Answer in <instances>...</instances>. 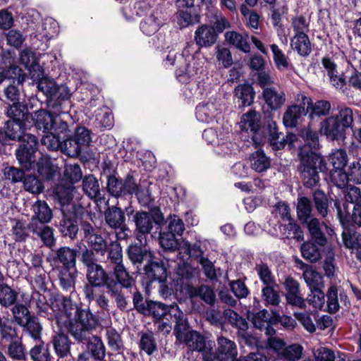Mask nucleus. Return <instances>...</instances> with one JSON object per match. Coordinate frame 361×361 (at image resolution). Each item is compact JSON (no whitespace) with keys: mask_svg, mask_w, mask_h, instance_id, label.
<instances>
[{"mask_svg":"<svg viewBox=\"0 0 361 361\" xmlns=\"http://www.w3.org/2000/svg\"><path fill=\"white\" fill-rule=\"evenodd\" d=\"M306 143L300 148L299 158L300 164L299 171L305 186L312 188L319 180L318 169L322 170L323 159L315 152L319 145L318 135L310 128H305L301 133Z\"/></svg>","mask_w":361,"mask_h":361,"instance_id":"f257e3e1","label":"nucleus"},{"mask_svg":"<svg viewBox=\"0 0 361 361\" xmlns=\"http://www.w3.org/2000/svg\"><path fill=\"white\" fill-rule=\"evenodd\" d=\"M73 309V316L68 317L67 324L64 325L75 340L82 342L90 338L97 320L89 310L79 308L77 305Z\"/></svg>","mask_w":361,"mask_h":361,"instance_id":"f03ea898","label":"nucleus"},{"mask_svg":"<svg viewBox=\"0 0 361 361\" xmlns=\"http://www.w3.org/2000/svg\"><path fill=\"white\" fill-rule=\"evenodd\" d=\"M197 50L195 43L190 42L183 49L182 54H178V63H184V67L180 66L176 71V78L180 82L186 84L195 80L202 73V63L194 56Z\"/></svg>","mask_w":361,"mask_h":361,"instance_id":"7ed1b4c3","label":"nucleus"},{"mask_svg":"<svg viewBox=\"0 0 361 361\" xmlns=\"http://www.w3.org/2000/svg\"><path fill=\"white\" fill-rule=\"evenodd\" d=\"M135 226H161L164 223L168 226H184L183 221L176 215H170L166 220L163 213L157 207L150 209L149 212H138L134 216Z\"/></svg>","mask_w":361,"mask_h":361,"instance_id":"20e7f679","label":"nucleus"},{"mask_svg":"<svg viewBox=\"0 0 361 361\" xmlns=\"http://www.w3.org/2000/svg\"><path fill=\"white\" fill-rule=\"evenodd\" d=\"M135 186L136 181L130 174L123 180L116 173L106 174V189L113 197L118 198L132 195Z\"/></svg>","mask_w":361,"mask_h":361,"instance_id":"39448f33","label":"nucleus"},{"mask_svg":"<svg viewBox=\"0 0 361 361\" xmlns=\"http://www.w3.org/2000/svg\"><path fill=\"white\" fill-rule=\"evenodd\" d=\"M23 143L16 150V158L22 167L30 169L35 163V153L37 149V138L31 134H25L21 137Z\"/></svg>","mask_w":361,"mask_h":361,"instance_id":"423d86ee","label":"nucleus"},{"mask_svg":"<svg viewBox=\"0 0 361 361\" xmlns=\"http://www.w3.org/2000/svg\"><path fill=\"white\" fill-rule=\"evenodd\" d=\"M50 307L53 311L56 312L55 318L59 326L67 324L68 317L73 316V308L76 305H73L70 298H66L61 294H53L50 299Z\"/></svg>","mask_w":361,"mask_h":361,"instance_id":"0eeeda50","label":"nucleus"},{"mask_svg":"<svg viewBox=\"0 0 361 361\" xmlns=\"http://www.w3.org/2000/svg\"><path fill=\"white\" fill-rule=\"evenodd\" d=\"M77 251L68 247L59 248L53 256L47 257L53 269L75 268Z\"/></svg>","mask_w":361,"mask_h":361,"instance_id":"6e6552de","label":"nucleus"},{"mask_svg":"<svg viewBox=\"0 0 361 361\" xmlns=\"http://www.w3.org/2000/svg\"><path fill=\"white\" fill-rule=\"evenodd\" d=\"M36 68L37 69L34 67L30 72L31 78L36 83L38 90L42 92L49 99V104H51L57 85L54 80L44 77V71L40 66Z\"/></svg>","mask_w":361,"mask_h":361,"instance_id":"1a4fd4ad","label":"nucleus"},{"mask_svg":"<svg viewBox=\"0 0 361 361\" xmlns=\"http://www.w3.org/2000/svg\"><path fill=\"white\" fill-rule=\"evenodd\" d=\"M283 286L286 290V300L287 303L291 306H294L300 309L306 307L305 299L302 297L299 283L293 277H287Z\"/></svg>","mask_w":361,"mask_h":361,"instance_id":"9d476101","label":"nucleus"},{"mask_svg":"<svg viewBox=\"0 0 361 361\" xmlns=\"http://www.w3.org/2000/svg\"><path fill=\"white\" fill-rule=\"evenodd\" d=\"M320 133L331 140H338L344 137L345 130L340 124L338 116H329L320 123Z\"/></svg>","mask_w":361,"mask_h":361,"instance_id":"9b49d317","label":"nucleus"},{"mask_svg":"<svg viewBox=\"0 0 361 361\" xmlns=\"http://www.w3.org/2000/svg\"><path fill=\"white\" fill-rule=\"evenodd\" d=\"M177 340L185 343L191 351H203L205 348V339L196 331L181 330L175 334Z\"/></svg>","mask_w":361,"mask_h":361,"instance_id":"f8f14e48","label":"nucleus"},{"mask_svg":"<svg viewBox=\"0 0 361 361\" xmlns=\"http://www.w3.org/2000/svg\"><path fill=\"white\" fill-rule=\"evenodd\" d=\"M334 207L336 208L338 218L342 226H345L350 221L357 226H361V204L353 205L352 215H350L348 205L345 203L341 207L339 202L335 200Z\"/></svg>","mask_w":361,"mask_h":361,"instance_id":"ddd939ff","label":"nucleus"},{"mask_svg":"<svg viewBox=\"0 0 361 361\" xmlns=\"http://www.w3.org/2000/svg\"><path fill=\"white\" fill-rule=\"evenodd\" d=\"M297 215L302 224L319 226V220L312 214V202L306 197H300L297 202Z\"/></svg>","mask_w":361,"mask_h":361,"instance_id":"4468645a","label":"nucleus"},{"mask_svg":"<svg viewBox=\"0 0 361 361\" xmlns=\"http://www.w3.org/2000/svg\"><path fill=\"white\" fill-rule=\"evenodd\" d=\"M342 238L345 247L350 249L357 259L361 262V234L350 229V227H344Z\"/></svg>","mask_w":361,"mask_h":361,"instance_id":"2eb2a0df","label":"nucleus"},{"mask_svg":"<svg viewBox=\"0 0 361 361\" xmlns=\"http://www.w3.org/2000/svg\"><path fill=\"white\" fill-rule=\"evenodd\" d=\"M219 113V105L212 101L202 102L196 106V118L202 123L212 122Z\"/></svg>","mask_w":361,"mask_h":361,"instance_id":"dca6fc26","label":"nucleus"},{"mask_svg":"<svg viewBox=\"0 0 361 361\" xmlns=\"http://www.w3.org/2000/svg\"><path fill=\"white\" fill-rule=\"evenodd\" d=\"M262 99L271 110H278L286 102V95L283 90L274 87H267L262 90Z\"/></svg>","mask_w":361,"mask_h":361,"instance_id":"f3484780","label":"nucleus"},{"mask_svg":"<svg viewBox=\"0 0 361 361\" xmlns=\"http://www.w3.org/2000/svg\"><path fill=\"white\" fill-rule=\"evenodd\" d=\"M217 38L214 27L208 25H202L195 32L194 39L196 45L200 47H208L214 44Z\"/></svg>","mask_w":361,"mask_h":361,"instance_id":"a211bd4d","label":"nucleus"},{"mask_svg":"<svg viewBox=\"0 0 361 361\" xmlns=\"http://www.w3.org/2000/svg\"><path fill=\"white\" fill-rule=\"evenodd\" d=\"M54 115L57 116L53 113V109L51 108V112H48L45 110L36 111L33 116L30 115V119L32 121L37 129L42 130L44 133H46L51 130L54 123H56V118H54Z\"/></svg>","mask_w":361,"mask_h":361,"instance_id":"6ab92c4d","label":"nucleus"},{"mask_svg":"<svg viewBox=\"0 0 361 361\" xmlns=\"http://www.w3.org/2000/svg\"><path fill=\"white\" fill-rule=\"evenodd\" d=\"M322 66L324 71L328 75L333 86L336 89H341L345 85V80L339 74L336 63L329 57H324L322 61Z\"/></svg>","mask_w":361,"mask_h":361,"instance_id":"aec40b11","label":"nucleus"},{"mask_svg":"<svg viewBox=\"0 0 361 361\" xmlns=\"http://www.w3.org/2000/svg\"><path fill=\"white\" fill-rule=\"evenodd\" d=\"M121 10L128 20H133L134 16H149L152 11L148 0H135L133 7L123 6Z\"/></svg>","mask_w":361,"mask_h":361,"instance_id":"412c9836","label":"nucleus"},{"mask_svg":"<svg viewBox=\"0 0 361 361\" xmlns=\"http://www.w3.org/2000/svg\"><path fill=\"white\" fill-rule=\"evenodd\" d=\"M162 25L161 13L156 9L152 10L140 23V30L146 35H152L156 33Z\"/></svg>","mask_w":361,"mask_h":361,"instance_id":"4be33fe9","label":"nucleus"},{"mask_svg":"<svg viewBox=\"0 0 361 361\" xmlns=\"http://www.w3.org/2000/svg\"><path fill=\"white\" fill-rule=\"evenodd\" d=\"M218 345L217 358L219 361H233L237 355L235 343L226 338L220 337L218 338Z\"/></svg>","mask_w":361,"mask_h":361,"instance_id":"5701e85b","label":"nucleus"},{"mask_svg":"<svg viewBox=\"0 0 361 361\" xmlns=\"http://www.w3.org/2000/svg\"><path fill=\"white\" fill-rule=\"evenodd\" d=\"M302 101L304 105L307 104L306 111H308L311 119L314 116H325L331 109V104L326 100H319L312 103L310 98L302 97Z\"/></svg>","mask_w":361,"mask_h":361,"instance_id":"b1692460","label":"nucleus"},{"mask_svg":"<svg viewBox=\"0 0 361 361\" xmlns=\"http://www.w3.org/2000/svg\"><path fill=\"white\" fill-rule=\"evenodd\" d=\"M168 317H169L176 323L174 326V334L181 330H186L188 329V322L184 317V314L180 310L177 304L173 303L171 305L167 306L166 320H169Z\"/></svg>","mask_w":361,"mask_h":361,"instance_id":"393cba45","label":"nucleus"},{"mask_svg":"<svg viewBox=\"0 0 361 361\" xmlns=\"http://www.w3.org/2000/svg\"><path fill=\"white\" fill-rule=\"evenodd\" d=\"M87 279L88 282L95 285L106 286L107 288L108 283L110 279L107 272L103 269L100 264L92 265L87 269Z\"/></svg>","mask_w":361,"mask_h":361,"instance_id":"a878e982","label":"nucleus"},{"mask_svg":"<svg viewBox=\"0 0 361 361\" xmlns=\"http://www.w3.org/2000/svg\"><path fill=\"white\" fill-rule=\"evenodd\" d=\"M138 348L147 355H152L157 350V343L152 331H140L138 333Z\"/></svg>","mask_w":361,"mask_h":361,"instance_id":"bb28decb","label":"nucleus"},{"mask_svg":"<svg viewBox=\"0 0 361 361\" xmlns=\"http://www.w3.org/2000/svg\"><path fill=\"white\" fill-rule=\"evenodd\" d=\"M307 114H308V111H306L304 106H290L283 114V123L286 127L295 128L300 118Z\"/></svg>","mask_w":361,"mask_h":361,"instance_id":"cd10ccee","label":"nucleus"},{"mask_svg":"<svg viewBox=\"0 0 361 361\" xmlns=\"http://www.w3.org/2000/svg\"><path fill=\"white\" fill-rule=\"evenodd\" d=\"M145 271L151 281H164L167 278L166 264L162 261L150 262L145 267Z\"/></svg>","mask_w":361,"mask_h":361,"instance_id":"c85d7f7f","label":"nucleus"},{"mask_svg":"<svg viewBox=\"0 0 361 361\" xmlns=\"http://www.w3.org/2000/svg\"><path fill=\"white\" fill-rule=\"evenodd\" d=\"M260 114L255 110H250L241 116L239 127L242 131L255 133L259 128Z\"/></svg>","mask_w":361,"mask_h":361,"instance_id":"c756f323","label":"nucleus"},{"mask_svg":"<svg viewBox=\"0 0 361 361\" xmlns=\"http://www.w3.org/2000/svg\"><path fill=\"white\" fill-rule=\"evenodd\" d=\"M253 326L264 331L267 336H273L275 334V329L271 326L269 319V314L266 310H262L253 314L252 317Z\"/></svg>","mask_w":361,"mask_h":361,"instance_id":"7c9ffc66","label":"nucleus"},{"mask_svg":"<svg viewBox=\"0 0 361 361\" xmlns=\"http://www.w3.org/2000/svg\"><path fill=\"white\" fill-rule=\"evenodd\" d=\"M255 92L249 84H240L234 90V96L241 106H249L254 101Z\"/></svg>","mask_w":361,"mask_h":361,"instance_id":"2f4dec72","label":"nucleus"},{"mask_svg":"<svg viewBox=\"0 0 361 361\" xmlns=\"http://www.w3.org/2000/svg\"><path fill=\"white\" fill-rule=\"evenodd\" d=\"M52 343L55 353L60 358H72L70 351L71 342L67 335L56 334L53 336Z\"/></svg>","mask_w":361,"mask_h":361,"instance_id":"473e14b6","label":"nucleus"},{"mask_svg":"<svg viewBox=\"0 0 361 361\" xmlns=\"http://www.w3.org/2000/svg\"><path fill=\"white\" fill-rule=\"evenodd\" d=\"M6 114L13 121L31 123V121H29L30 114L28 112V109L21 102H13L12 105H9Z\"/></svg>","mask_w":361,"mask_h":361,"instance_id":"72a5a7b5","label":"nucleus"},{"mask_svg":"<svg viewBox=\"0 0 361 361\" xmlns=\"http://www.w3.org/2000/svg\"><path fill=\"white\" fill-rule=\"evenodd\" d=\"M75 187L68 183L63 184L62 182L56 185L54 190V196L61 207L71 203L73 200V192Z\"/></svg>","mask_w":361,"mask_h":361,"instance_id":"f704fd0d","label":"nucleus"},{"mask_svg":"<svg viewBox=\"0 0 361 361\" xmlns=\"http://www.w3.org/2000/svg\"><path fill=\"white\" fill-rule=\"evenodd\" d=\"M59 24L51 18L44 19L42 27L37 31L36 37L40 41H48L56 36L59 33Z\"/></svg>","mask_w":361,"mask_h":361,"instance_id":"c9c22d12","label":"nucleus"},{"mask_svg":"<svg viewBox=\"0 0 361 361\" xmlns=\"http://www.w3.org/2000/svg\"><path fill=\"white\" fill-rule=\"evenodd\" d=\"M30 126V123L16 121H8L5 125V135L11 140H20L25 135L24 131Z\"/></svg>","mask_w":361,"mask_h":361,"instance_id":"e433bc0d","label":"nucleus"},{"mask_svg":"<svg viewBox=\"0 0 361 361\" xmlns=\"http://www.w3.org/2000/svg\"><path fill=\"white\" fill-rule=\"evenodd\" d=\"M56 89L54 95L52 97V103L49 104V106L53 109L54 114L56 116H60L63 113L60 101L69 99L71 94L68 87L65 85H57Z\"/></svg>","mask_w":361,"mask_h":361,"instance_id":"4c0bfd02","label":"nucleus"},{"mask_svg":"<svg viewBox=\"0 0 361 361\" xmlns=\"http://www.w3.org/2000/svg\"><path fill=\"white\" fill-rule=\"evenodd\" d=\"M8 80H11V84L4 90V94L8 99L17 102L20 96L18 86L24 81L25 75L19 72L18 74H13V77Z\"/></svg>","mask_w":361,"mask_h":361,"instance_id":"58836bf2","label":"nucleus"},{"mask_svg":"<svg viewBox=\"0 0 361 361\" xmlns=\"http://www.w3.org/2000/svg\"><path fill=\"white\" fill-rule=\"evenodd\" d=\"M37 171L44 179L51 180L59 173L58 167L54 166L48 157L43 156L37 163Z\"/></svg>","mask_w":361,"mask_h":361,"instance_id":"ea45409f","label":"nucleus"},{"mask_svg":"<svg viewBox=\"0 0 361 361\" xmlns=\"http://www.w3.org/2000/svg\"><path fill=\"white\" fill-rule=\"evenodd\" d=\"M173 227H164L159 231V243L164 250L174 251L179 245V241L172 231Z\"/></svg>","mask_w":361,"mask_h":361,"instance_id":"a19ab883","label":"nucleus"},{"mask_svg":"<svg viewBox=\"0 0 361 361\" xmlns=\"http://www.w3.org/2000/svg\"><path fill=\"white\" fill-rule=\"evenodd\" d=\"M290 46L293 50L302 56H308L312 51L307 35H294L290 40Z\"/></svg>","mask_w":361,"mask_h":361,"instance_id":"79ce46f5","label":"nucleus"},{"mask_svg":"<svg viewBox=\"0 0 361 361\" xmlns=\"http://www.w3.org/2000/svg\"><path fill=\"white\" fill-rule=\"evenodd\" d=\"M116 279L114 281L117 283L121 288H132L135 285V280L130 275L124 264L111 270Z\"/></svg>","mask_w":361,"mask_h":361,"instance_id":"37998d69","label":"nucleus"},{"mask_svg":"<svg viewBox=\"0 0 361 361\" xmlns=\"http://www.w3.org/2000/svg\"><path fill=\"white\" fill-rule=\"evenodd\" d=\"M251 167L258 173L266 171L271 166L270 159L262 150H257L250 156Z\"/></svg>","mask_w":361,"mask_h":361,"instance_id":"c03bdc74","label":"nucleus"},{"mask_svg":"<svg viewBox=\"0 0 361 361\" xmlns=\"http://www.w3.org/2000/svg\"><path fill=\"white\" fill-rule=\"evenodd\" d=\"M224 36L226 41L228 44L245 53L250 52V44L246 38H245L241 34L235 31H228L225 33Z\"/></svg>","mask_w":361,"mask_h":361,"instance_id":"a18cd8bd","label":"nucleus"},{"mask_svg":"<svg viewBox=\"0 0 361 361\" xmlns=\"http://www.w3.org/2000/svg\"><path fill=\"white\" fill-rule=\"evenodd\" d=\"M106 264L107 268L110 270L123 264L122 249L118 245L116 244L111 245L108 252Z\"/></svg>","mask_w":361,"mask_h":361,"instance_id":"49530a36","label":"nucleus"},{"mask_svg":"<svg viewBox=\"0 0 361 361\" xmlns=\"http://www.w3.org/2000/svg\"><path fill=\"white\" fill-rule=\"evenodd\" d=\"M30 307L36 310L39 315L46 314L49 309V304L46 297L39 291H34L30 300Z\"/></svg>","mask_w":361,"mask_h":361,"instance_id":"de8ad7c7","label":"nucleus"},{"mask_svg":"<svg viewBox=\"0 0 361 361\" xmlns=\"http://www.w3.org/2000/svg\"><path fill=\"white\" fill-rule=\"evenodd\" d=\"M88 343V348L91 353V356L94 359L102 360L106 354V348L102 339L98 336H92Z\"/></svg>","mask_w":361,"mask_h":361,"instance_id":"09e8293b","label":"nucleus"},{"mask_svg":"<svg viewBox=\"0 0 361 361\" xmlns=\"http://www.w3.org/2000/svg\"><path fill=\"white\" fill-rule=\"evenodd\" d=\"M82 189L91 199L97 197L100 193L99 182L93 175L85 176L82 180Z\"/></svg>","mask_w":361,"mask_h":361,"instance_id":"8fccbe9b","label":"nucleus"},{"mask_svg":"<svg viewBox=\"0 0 361 361\" xmlns=\"http://www.w3.org/2000/svg\"><path fill=\"white\" fill-rule=\"evenodd\" d=\"M107 290L110 295L114 298L117 307L121 310H124L127 306V300L122 293L121 288L114 281H110L107 284Z\"/></svg>","mask_w":361,"mask_h":361,"instance_id":"3c124183","label":"nucleus"},{"mask_svg":"<svg viewBox=\"0 0 361 361\" xmlns=\"http://www.w3.org/2000/svg\"><path fill=\"white\" fill-rule=\"evenodd\" d=\"M338 290L335 284L331 285L326 292L327 311L331 314L336 313L340 309Z\"/></svg>","mask_w":361,"mask_h":361,"instance_id":"603ef678","label":"nucleus"},{"mask_svg":"<svg viewBox=\"0 0 361 361\" xmlns=\"http://www.w3.org/2000/svg\"><path fill=\"white\" fill-rule=\"evenodd\" d=\"M36 217L42 224L49 222L52 218V212L48 204L44 201H37L33 206Z\"/></svg>","mask_w":361,"mask_h":361,"instance_id":"864d4df0","label":"nucleus"},{"mask_svg":"<svg viewBox=\"0 0 361 361\" xmlns=\"http://www.w3.org/2000/svg\"><path fill=\"white\" fill-rule=\"evenodd\" d=\"M105 219L109 226H122L125 221V214L120 208L112 207L106 211Z\"/></svg>","mask_w":361,"mask_h":361,"instance_id":"5fc2aeb1","label":"nucleus"},{"mask_svg":"<svg viewBox=\"0 0 361 361\" xmlns=\"http://www.w3.org/2000/svg\"><path fill=\"white\" fill-rule=\"evenodd\" d=\"M133 194L135 195L139 204L143 207H149L154 202L151 191L147 185H137L136 183Z\"/></svg>","mask_w":361,"mask_h":361,"instance_id":"6e6d98bb","label":"nucleus"},{"mask_svg":"<svg viewBox=\"0 0 361 361\" xmlns=\"http://www.w3.org/2000/svg\"><path fill=\"white\" fill-rule=\"evenodd\" d=\"M61 149L63 154L71 157L78 156L81 151L84 150L73 136L63 140Z\"/></svg>","mask_w":361,"mask_h":361,"instance_id":"4d7b16f0","label":"nucleus"},{"mask_svg":"<svg viewBox=\"0 0 361 361\" xmlns=\"http://www.w3.org/2000/svg\"><path fill=\"white\" fill-rule=\"evenodd\" d=\"M63 177L68 181V184L78 183L82 177L80 166L78 164H66L64 167Z\"/></svg>","mask_w":361,"mask_h":361,"instance_id":"13d9d810","label":"nucleus"},{"mask_svg":"<svg viewBox=\"0 0 361 361\" xmlns=\"http://www.w3.org/2000/svg\"><path fill=\"white\" fill-rule=\"evenodd\" d=\"M22 327L33 339L40 340L42 327L36 317L32 316Z\"/></svg>","mask_w":361,"mask_h":361,"instance_id":"bf43d9fd","label":"nucleus"},{"mask_svg":"<svg viewBox=\"0 0 361 361\" xmlns=\"http://www.w3.org/2000/svg\"><path fill=\"white\" fill-rule=\"evenodd\" d=\"M190 293L192 297H200L207 304L212 305L215 301V294L207 286L202 285L198 288H192Z\"/></svg>","mask_w":361,"mask_h":361,"instance_id":"052dcab7","label":"nucleus"},{"mask_svg":"<svg viewBox=\"0 0 361 361\" xmlns=\"http://www.w3.org/2000/svg\"><path fill=\"white\" fill-rule=\"evenodd\" d=\"M167 306L161 302L152 300L147 301L146 314H152L157 320H161L166 317Z\"/></svg>","mask_w":361,"mask_h":361,"instance_id":"680f3d73","label":"nucleus"},{"mask_svg":"<svg viewBox=\"0 0 361 361\" xmlns=\"http://www.w3.org/2000/svg\"><path fill=\"white\" fill-rule=\"evenodd\" d=\"M224 315L230 324L240 331L239 332L246 331L248 329V324L245 319L239 316L235 311L230 309L226 310Z\"/></svg>","mask_w":361,"mask_h":361,"instance_id":"e2e57ef3","label":"nucleus"},{"mask_svg":"<svg viewBox=\"0 0 361 361\" xmlns=\"http://www.w3.org/2000/svg\"><path fill=\"white\" fill-rule=\"evenodd\" d=\"M274 213L276 216H279L283 221L287 222L288 226H296L290 214V207L285 202H279L274 206Z\"/></svg>","mask_w":361,"mask_h":361,"instance_id":"0e129e2a","label":"nucleus"},{"mask_svg":"<svg viewBox=\"0 0 361 361\" xmlns=\"http://www.w3.org/2000/svg\"><path fill=\"white\" fill-rule=\"evenodd\" d=\"M75 268L59 269V279L61 286L63 290H70L74 288L75 276L71 272V269Z\"/></svg>","mask_w":361,"mask_h":361,"instance_id":"69168bd1","label":"nucleus"},{"mask_svg":"<svg viewBox=\"0 0 361 361\" xmlns=\"http://www.w3.org/2000/svg\"><path fill=\"white\" fill-rule=\"evenodd\" d=\"M18 293L7 285L0 286V304L4 307L14 305Z\"/></svg>","mask_w":361,"mask_h":361,"instance_id":"338daca9","label":"nucleus"},{"mask_svg":"<svg viewBox=\"0 0 361 361\" xmlns=\"http://www.w3.org/2000/svg\"><path fill=\"white\" fill-rule=\"evenodd\" d=\"M313 200L318 213L326 217L328 214L329 202L326 195L322 191L318 190L313 194Z\"/></svg>","mask_w":361,"mask_h":361,"instance_id":"774afa93","label":"nucleus"}]
</instances>
